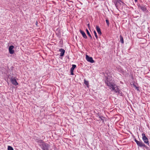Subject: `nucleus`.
<instances>
[{
  "label": "nucleus",
  "instance_id": "nucleus-1",
  "mask_svg": "<svg viewBox=\"0 0 150 150\" xmlns=\"http://www.w3.org/2000/svg\"><path fill=\"white\" fill-rule=\"evenodd\" d=\"M107 75L108 76H106L105 74L104 75L106 78L105 81V83L112 91H113L114 92L118 93L119 94L121 95V92L120 91L118 87L112 82V77L109 76V75Z\"/></svg>",
  "mask_w": 150,
  "mask_h": 150
},
{
  "label": "nucleus",
  "instance_id": "nucleus-2",
  "mask_svg": "<svg viewBox=\"0 0 150 150\" xmlns=\"http://www.w3.org/2000/svg\"><path fill=\"white\" fill-rule=\"evenodd\" d=\"M134 141L137 144V145L140 147H145V144L143 143V142L140 141H138L136 140V139H135L134 140Z\"/></svg>",
  "mask_w": 150,
  "mask_h": 150
},
{
  "label": "nucleus",
  "instance_id": "nucleus-3",
  "mask_svg": "<svg viewBox=\"0 0 150 150\" xmlns=\"http://www.w3.org/2000/svg\"><path fill=\"white\" fill-rule=\"evenodd\" d=\"M42 149L44 150H49V145L47 143H44L41 146Z\"/></svg>",
  "mask_w": 150,
  "mask_h": 150
},
{
  "label": "nucleus",
  "instance_id": "nucleus-4",
  "mask_svg": "<svg viewBox=\"0 0 150 150\" xmlns=\"http://www.w3.org/2000/svg\"><path fill=\"white\" fill-rule=\"evenodd\" d=\"M142 139L144 141V142L146 144H148V145L149 144V142L148 139L146 137L144 134L143 133L142 134Z\"/></svg>",
  "mask_w": 150,
  "mask_h": 150
},
{
  "label": "nucleus",
  "instance_id": "nucleus-5",
  "mask_svg": "<svg viewBox=\"0 0 150 150\" xmlns=\"http://www.w3.org/2000/svg\"><path fill=\"white\" fill-rule=\"evenodd\" d=\"M86 59L87 61L91 63H93L94 62V61L92 57H89L87 55H86Z\"/></svg>",
  "mask_w": 150,
  "mask_h": 150
},
{
  "label": "nucleus",
  "instance_id": "nucleus-6",
  "mask_svg": "<svg viewBox=\"0 0 150 150\" xmlns=\"http://www.w3.org/2000/svg\"><path fill=\"white\" fill-rule=\"evenodd\" d=\"M14 46L13 45L10 46L8 49L9 52L10 54H13L14 53V50H13Z\"/></svg>",
  "mask_w": 150,
  "mask_h": 150
},
{
  "label": "nucleus",
  "instance_id": "nucleus-7",
  "mask_svg": "<svg viewBox=\"0 0 150 150\" xmlns=\"http://www.w3.org/2000/svg\"><path fill=\"white\" fill-rule=\"evenodd\" d=\"M11 81L13 85L15 86H16L18 85V83L14 78H11Z\"/></svg>",
  "mask_w": 150,
  "mask_h": 150
},
{
  "label": "nucleus",
  "instance_id": "nucleus-8",
  "mask_svg": "<svg viewBox=\"0 0 150 150\" xmlns=\"http://www.w3.org/2000/svg\"><path fill=\"white\" fill-rule=\"evenodd\" d=\"M59 51L61 52L60 56L63 57L64 54L65 50L62 48H61L59 49Z\"/></svg>",
  "mask_w": 150,
  "mask_h": 150
},
{
  "label": "nucleus",
  "instance_id": "nucleus-9",
  "mask_svg": "<svg viewBox=\"0 0 150 150\" xmlns=\"http://www.w3.org/2000/svg\"><path fill=\"white\" fill-rule=\"evenodd\" d=\"M115 1L114 2L116 6H119L120 5V2H121L120 0H115Z\"/></svg>",
  "mask_w": 150,
  "mask_h": 150
},
{
  "label": "nucleus",
  "instance_id": "nucleus-10",
  "mask_svg": "<svg viewBox=\"0 0 150 150\" xmlns=\"http://www.w3.org/2000/svg\"><path fill=\"white\" fill-rule=\"evenodd\" d=\"M79 31H80V33H81V34L82 35L83 37L84 38L86 39L87 38V36H86L85 32L81 30H80Z\"/></svg>",
  "mask_w": 150,
  "mask_h": 150
},
{
  "label": "nucleus",
  "instance_id": "nucleus-11",
  "mask_svg": "<svg viewBox=\"0 0 150 150\" xmlns=\"http://www.w3.org/2000/svg\"><path fill=\"white\" fill-rule=\"evenodd\" d=\"M36 141L41 146L42 145V144H43L44 143L43 141L41 140H37Z\"/></svg>",
  "mask_w": 150,
  "mask_h": 150
},
{
  "label": "nucleus",
  "instance_id": "nucleus-12",
  "mask_svg": "<svg viewBox=\"0 0 150 150\" xmlns=\"http://www.w3.org/2000/svg\"><path fill=\"white\" fill-rule=\"evenodd\" d=\"M96 28L97 31L98 33V34L99 35H100L101 34V32L100 31V28L98 26H96Z\"/></svg>",
  "mask_w": 150,
  "mask_h": 150
},
{
  "label": "nucleus",
  "instance_id": "nucleus-13",
  "mask_svg": "<svg viewBox=\"0 0 150 150\" xmlns=\"http://www.w3.org/2000/svg\"><path fill=\"white\" fill-rule=\"evenodd\" d=\"M139 7L141 9L144 11H145L146 10V8L144 6H140Z\"/></svg>",
  "mask_w": 150,
  "mask_h": 150
},
{
  "label": "nucleus",
  "instance_id": "nucleus-14",
  "mask_svg": "<svg viewBox=\"0 0 150 150\" xmlns=\"http://www.w3.org/2000/svg\"><path fill=\"white\" fill-rule=\"evenodd\" d=\"M76 66L75 64L72 65V67L71 69V71H73L74 69L76 67Z\"/></svg>",
  "mask_w": 150,
  "mask_h": 150
},
{
  "label": "nucleus",
  "instance_id": "nucleus-15",
  "mask_svg": "<svg viewBox=\"0 0 150 150\" xmlns=\"http://www.w3.org/2000/svg\"><path fill=\"white\" fill-rule=\"evenodd\" d=\"M120 40L121 42L122 43H124V41H123V39L121 35H120Z\"/></svg>",
  "mask_w": 150,
  "mask_h": 150
},
{
  "label": "nucleus",
  "instance_id": "nucleus-16",
  "mask_svg": "<svg viewBox=\"0 0 150 150\" xmlns=\"http://www.w3.org/2000/svg\"><path fill=\"white\" fill-rule=\"evenodd\" d=\"M84 84L86 85V86H87L88 87V84H89V83L88 81H86L85 79L84 80Z\"/></svg>",
  "mask_w": 150,
  "mask_h": 150
},
{
  "label": "nucleus",
  "instance_id": "nucleus-17",
  "mask_svg": "<svg viewBox=\"0 0 150 150\" xmlns=\"http://www.w3.org/2000/svg\"><path fill=\"white\" fill-rule=\"evenodd\" d=\"M8 150H14L13 148L11 146H8Z\"/></svg>",
  "mask_w": 150,
  "mask_h": 150
},
{
  "label": "nucleus",
  "instance_id": "nucleus-18",
  "mask_svg": "<svg viewBox=\"0 0 150 150\" xmlns=\"http://www.w3.org/2000/svg\"><path fill=\"white\" fill-rule=\"evenodd\" d=\"M86 31L87 32V34L88 35V36L91 38H92L91 36V34H90L88 30L87 29H86Z\"/></svg>",
  "mask_w": 150,
  "mask_h": 150
},
{
  "label": "nucleus",
  "instance_id": "nucleus-19",
  "mask_svg": "<svg viewBox=\"0 0 150 150\" xmlns=\"http://www.w3.org/2000/svg\"><path fill=\"white\" fill-rule=\"evenodd\" d=\"M94 35L95 36V37H96V38L97 39L98 38V36H97V34H96V32L95 31H94Z\"/></svg>",
  "mask_w": 150,
  "mask_h": 150
},
{
  "label": "nucleus",
  "instance_id": "nucleus-20",
  "mask_svg": "<svg viewBox=\"0 0 150 150\" xmlns=\"http://www.w3.org/2000/svg\"><path fill=\"white\" fill-rule=\"evenodd\" d=\"M106 23L107 25H108L109 24V22L108 20L106 19Z\"/></svg>",
  "mask_w": 150,
  "mask_h": 150
},
{
  "label": "nucleus",
  "instance_id": "nucleus-21",
  "mask_svg": "<svg viewBox=\"0 0 150 150\" xmlns=\"http://www.w3.org/2000/svg\"><path fill=\"white\" fill-rule=\"evenodd\" d=\"M73 71H71V74L72 75H74V74L73 73Z\"/></svg>",
  "mask_w": 150,
  "mask_h": 150
},
{
  "label": "nucleus",
  "instance_id": "nucleus-22",
  "mask_svg": "<svg viewBox=\"0 0 150 150\" xmlns=\"http://www.w3.org/2000/svg\"><path fill=\"white\" fill-rule=\"evenodd\" d=\"M134 86L136 87V89H138V87H137L136 86H135L134 84Z\"/></svg>",
  "mask_w": 150,
  "mask_h": 150
},
{
  "label": "nucleus",
  "instance_id": "nucleus-23",
  "mask_svg": "<svg viewBox=\"0 0 150 150\" xmlns=\"http://www.w3.org/2000/svg\"><path fill=\"white\" fill-rule=\"evenodd\" d=\"M89 24H88V27H89Z\"/></svg>",
  "mask_w": 150,
  "mask_h": 150
},
{
  "label": "nucleus",
  "instance_id": "nucleus-24",
  "mask_svg": "<svg viewBox=\"0 0 150 150\" xmlns=\"http://www.w3.org/2000/svg\"><path fill=\"white\" fill-rule=\"evenodd\" d=\"M135 0V2H137V0Z\"/></svg>",
  "mask_w": 150,
  "mask_h": 150
}]
</instances>
